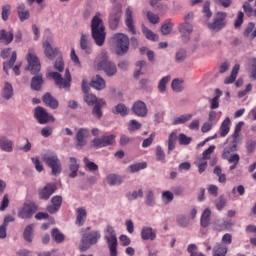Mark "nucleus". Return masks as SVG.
<instances>
[{
  "mask_svg": "<svg viewBox=\"0 0 256 256\" xmlns=\"http://www.w3.org/2000/svg\"><path fill=\"white\" fill-rule=\"evenodd\" d=\"M106 181L108 185H121L123 183V179L121 176H118L117 174H110L106 177Z\"/></svg>",
  "mask_w": 256,
  "mask_h": 256,
  "instance_id": "obj_40",
  "label": "nucleus"
},
{
  "mask_svg": "<svg viewBox=\"0 0 256 256\" xmlns=\"http://www.w3.org/2000/svg\"><path fill=\"white\" fill-rule=\"evenodd\" d=\"M26 61L28 62L27 69L32 75H37V73L41 71V62L39 61L37 54H35L34 48H29Z\"/></svg>",
  "mask_w": 256,
  "mask_h": 256,
  "instance_id": "obj_7",
  "label": "nucleus"
},
{
  "mask_svg": "<svg viewBox=\"0 0 256 256\" xmlns=\"http://www.w3.org/2000/svg\"><path fill=\"white\" fill-rule=\"evenodd\" d=\"M2 20L9 21V15H11V5L7 4L2 6Z\"/></svg>",
  "mask_w": 256,
  "mask_h": 256,
  "instance_id": "obj_54",
  "label": "nucleus"
},
{
  "mask_svg": "<svg viewBox=\"0 0 256 256\" xmlns=\"http://www.w3.org/2000/svg\"><path fill=\"white\" fill-rule=\"evenodd\" d=\"M141 128V123H139L137 120H131L128 125V129L130 131H139Z\"/></svg>",
  "mask_w": 256,
  "mask_h": 256,
  "instance_id": "obj_63",
  "label": "nucleus"
},
{
  "mask_svg": "<svg viewBox=\"0 0 256 256\" xmlns=\"http://www.w3.org/2000/svg\"><path fill=\"white\" fill-rule=\"evenodd\" d=\"M211 223V210L209 208L205 209L200 218L201 227H207Z\"/></svg>",
  "mask_w": 256,
  "mask_h": 256,
  "instance_id": "obj_38",
  "label": "nucleus"
},
{
  "mask_svg": "<svg viewBox=\"0 0 256 256\" xmlns=\"http://www.w3.org/2000/svg\"><path fill=\"white\" fill-rule=\"evenodd\" d=\"M130 173H138L143 169H147V162H140L129 166Z\"/></svg>",
  "mask_w": 256,
  "mask_h": 256,
  "instance_id": "obj_46",
  "label": "nucleus"
},
{
  "mask_svg": "<svg viewBox=\"0 0 256 256\" xmlns=\"http://www.w3.org/2000/svg\"><path fill=\"white\" fill-rule=\"evenodd\" d=\"M225 19H227V13L217 12L214 21L208 23V29H210V31H221V29L225 28V25H227Z\"/></svg>",
  "mask_w": 256,
  "mask_h": 256,
  "instance_id": "obj_10",
  "label": "nucleus"
},
{
  "mask_svg": "<svg viewBox=\"0 0 256 256\" xmlns=\"http://www.w3.org/2000/svg\"><path fill=\"white\" fill-rule=\"evenodd\" d=\"M198 247L195 244H190L187 247V251L190 254V256H205L203 252H197Z\"/></svg>",
  "mask_w": 256,
  "mask_h": 256,
  "instance_id": "obj_53",
  "label": "nucleus"
},
{
  "mask_svg": "<svg viewBox=\"0 0 256 256\" xmlns=\"http://www.w3.org/2000/svg\"><path fill=\"white\" fill-rule=\"evenodd\" d=\"M105 105H107L105 100L103 99L98 100L94 108L92 109V115H94V117H96L97 119H101V117H103V110L101 109H103Z\"/></svg>",
  "mask_w": 256,
  "mask_h": 256,
  "instance_id": "obj_25",
  "label": "nucleus"
},
{
  "mask_svg": "<svg viewBox=\"0 0 256 256\" xmlns=\"http://www.w3.org/2000/svg\"><path fill=\"white\" fill-rule=\"evenodd\" d=\"M43 83V74H38L34 76L31 80V89H33V91H41Z\"/></svg>",
  "mask_w": 256,
  "mask_h": 256,
  "instance_id": "obj_29",
  "label": "nucleus"
},
{
  "mask_svg": "<svg viewBox=\"0 0 256 256\" xmlns=\"http://www.w3.org/2000/svg\"><path fill=\"white\" fill-rule=\"evenodd\" d=\"M51 203H52L51 205L47 206L46 211H48V213L53 215L57 213L59 209H61V205H63V197L56 195L52 197Z\"/></svg>",
  "mask_w": 256,
  "mask_h": 256,
  "instance_id": "obj_19",
  "label": "nucleus"
},
{
  "mask_svg": "<svg viewBox=\"0 0 256 256\" xmlns=\"http://www.w3.org/2000/svg\"><path fill=\"white\" fill-rule=\"evenodd\" d=\"M80 48L87 55H91L93 53V49L91 48V42H89V35L82 34L80 38Z\"/></svg>",
  "mask_w": 256,
  "mask_h": 256,
  "instance_id": "obj_22",
  "label": "nucleus"
},
{
  "mask_svg": "<svg viewBox=\"0 0 256 256\" xmlns=\"http://www.w3.org/2000/svg\"><path fill=\"white\" fill-rule=\"evenodd\" d=\"M237 140H233L229 147L224 148L222 153V159H228V157L231 155V153H235L237 151Z\"/></svg>",
  "mask_w": 256,
  "mask_h": 256,
  "instance_id": "obj_35",
  "label": "nucleus"
},
{
  "mask_svg": "<svg viewBox=\"0 0 256 256\" xmlns=\"http://www.w3.org/2000/svg\"><path fill=\"white\" fill-rule=\"evenodd\" d=\"M85 137H89V129L80 128L76 134V149H81V147H85L87 145V140Z\"/></svg>",
  "mask_w": 256,
  "mask_h": 256,
  "instance_id": "obj_20",
  "label": "nucleus"
},
{
  "mask_svg": "<svg viewBox=\"0 0 256 256\" xmlns=\"http://www.w3.org/2000/svg\"><path fill=\"white\" fill-rule=\"evenodd\" d=\"M191 119H193L192 114L181 115L174 119L173 125H183V123H187V121H191Z\"/></svg>",
  "mask_w": 256,
  "mask_h": 256,
  "instance_id": "obj_42",
  "label": "nucleus"
},
{
  "mask_svg": "<svg viewBox=\"0 0 256 256\" xmlns=\"http://www.w3.org/2000/svg\"><path fill=\"white\" fill-rule=\"evenodd\" d=\"M147 19L150 23H152V25H157V23H159V15L151 12V11H148L147 14Z\"/></svg>",
  "mask_w": 256,
  "mask_h": 256,
  "instance_id": "obj_58",
  "label": "nucleus"
},
{
  "mask_svg": "<svg viewBox=\"0 0 256 256\" xmlns=\"http://www.w3.org/2000/svg\"><path fill=\"white\" fill-rule=\"evenodd\" d=\"M80 235H82L79 245L80 253H85V251L91 249L92 245H97L99 243V240L101 239V232L99 230L91 231V227L82 228L80 230Z\"/></svg>",
  "mask_w": 256,
  "mask_h": 256,
  "instance_id": "obj_1",
  "label": "nucleus"
},
{
  "mask_svg": "<svg viewBox=\"0 0 256 256\" xmlns=\"http://www.w3.org/2000/svg\"><path fill=\"white\" fill-rule=\"evenodd\" d=\"M243 9L244 13H246L248 17H256V9L253 10V7H251V4H249L248 2H245L243 4Z\"/></svg>",
  "mask_w": 256,
  "mask_h": 256,
  "instance_id": "obj_52",
  "label": "nucleus"
},
{
  "mask_svg": "<svg viewBox=\"0 0 256 256\" xmlns=\"http://www.w3.org/2000/svg\"><path fill=\"white\" fill-rule=\"evenodd\" d=\"M138 197H143V189L135 190L131 194L128 195V199L130 201H135Z\"/></svg>",
  "mask_w": 256,
  "mask_h": 256,
  "instance_id": "obj_64",
  "label": "nucleus"
},
{
  "mask_svg": "<svg viewBox=\"0 0 256 256\" xmlns=\"http://www.w3.org/2000/svg\"><path fill=\"white\" fill-rule=\"evenodd\" d=\"M10 55V60L8 62H4L3 64V69L7 75L9 74V69H11V67H13L15 65V62L17 61V52H12L11 48L4 49L1 52L2 59H7Z\"/></svg>",
  "mask_w": 256,
  "mask_h": 256,
  "instance_id": "obj_11",
  "label": "nucleus"
},
{
  "mask_svg": "<svg viewBox=\"0 0 256 256\" xmlns=\"http://www.w3.org/2000/svg\"><path fill=\"white\" fill-rule=\"evenodd\" d=\"M13 39H15L13 29L0 30V43H2V45H11V43H13Z\"/></svg>",
  "mask_w": 256,
  "mask_h": 256,
  "instance_id": "obj_21",
  "label": "nucleus"
},
{
  "mask_svg": "<svg viewBox=\"0 0 256 256\" xmlns=\"http://www.w3.org/2000/svg\"><path fill=\"white\" fill-rule=\"evenodd\" d=\"M115 135L102 136L101 138H95L92 140V147L95 149H101L103 147H109L115 143Z\"/></svg>",
  "mask_w": 256,
  "mask_h": 256,
  "instance_id": "obj_12",
  "label": "nucleus"
},
{
  "mask_svg": "<svg viewBox=\"0 0 256 256\" xmlns=\"http://www.w3.org/2000/svg\"><path fill=\"white\" fill-rule=\"evenodd\" d=\"M176 223L180 227H189V219L185 217V215H180L176 218Z\"/></svg>",
  "mask_w": 256,
  "mask_h": 256,
  "instance_id": "obj_59",
  "label": "nucleus"
},
{
  "mask_svg": "<svg viewBox=\"0 0 256 256\" xmlns=\"http://www.w3.org/2000/svg\"><path fill=\"white\" fill-rule=\"evenodd\" d=\"M141 238L144 241H155V239H157V233H155L151 227H143L141 231Z\"/></svg>",
  "mask_w": 256,
  "mask_h": 256,
  "instance_id": "obj_23",
  "label": "nucleus"
},
{
  "mask_svg": "<svg viewBox=\"0 0 256 256\" xmlns=\"http://www.w3.org/2000/svg\"><path fill=\"white\" fill-rule=\"evenodd\" d=\"M214 175H217L219 183H227V176L223 174L221 166H216L214 168Z\"/></svg>",
  "mask_w": 256,
  "mask_h": 256,
  "instance_id": "obj_47",
  "label": "nucleus"
},
{
  "mask_svg": "<svg viewBox=\"0 0 256 256\" xmlns=\"http://www.w3.org/2000/svg\"><path fill=\"white\" fill-rule=\"evenodd\" d=\"M91 31L92 39H94L95 44L98 47H103L105 45V39L107 33L105 32V26L103 25V20L99 16H94L91 21Z\"/></svg>",
  "mask_w": 256,
  "mask_h": 256,
  "instance_id": "obj_2",
  "label": "nucleus"
},
{
  "mask_svg": "<svg viewBox=\"0 0 256 256\" xmlns=\"http://www.w3.org/2000/svg\"><path fill=\"white\" fill-rule=\"evenodd\" d=\"M229 125H231V119L226 117L220 126V137H227L229 135V131L231 130Z\"/></svg>",
  "mask_w": 256,
  "mask_h": 256,
  "instance_id": "obj_36",
  "label": "nucleus"
},
{
  "mask_svg": "<svg viewBox=\"0 0 256 256\" xmlns=\"http://www.w3.org/2000/svg\"><path fill=\"white\" fill-rule=\"evenodd\" d=\"M42 161L52 169V175H54V177L61 174V160H59V156H57V154H45L42 157Z\"/></svg>",
  "mask_w": 256,
  "mask_h": 256,
  "instance_id": "obj_5",
  "label": "nucleus"
},
{
  "mask_svg": "<svg viewBox=\"0 0 256 256\" xmlns=\"http://www.w3.org/2000/svg\"><path fill=\"white\" fill-rule=\"evenodd\" d=\"M43 103L47 107H50V109H57V107H59V101H57V99H55V97H53L51 93H46L43 96Z\"/></svg>",
  "mask_w": 256,
  "mask_h": 256,
  "instance_id": "obj_26",
  "label": "nucleus"
},
{
  "mask_svg": "<svg viewBox=\"0 0 256 256\" xmlns=\"http://www.w3.org/2000/svg\"><path fill=\"white\" fill-rule=\"evenodd\" d=\"M69 170L71 171L69 177L71 179H75V177H77V172L79 171V164H77V158L70 157Z\"/></svg>",
  "mask_w": 256,
  "mask_h": 256,
  "instance_id": "obj_33",
  "label": "nucleus"
},
{
  "mask_svg": "<svg viewBox=\"0 0 256 256\" xmlns=\"http://www.w3.org/2000/svg\"><path fill=\"white\" fill-rule=\"evenodd\" d=\"M142 33L148 39V41H159V36L147 28L145 25H142Z\"/></svg>",
  "mask_w": 256,
  "mask_h": 256,
  "instance_id": "obj_39",
  "label": "nucleus"
},
{
  "mask_svg": "<svg viewBox=\"0 0 256 256\" xmlns=\"http://www.w3.org/2000/svg\"><path fill=\"white\" fill-rule=\"evenodd\" d=\"M23 141L25 143L24 146H17L18 151H24V153H29L31 150V142H29L28 138H23Z\"/></svg>",
  "mask_w": 256,
  "mask_h": 256,
  "instance_id": "obj_62",
  "label": "nucleus"
},
{
  "mask_svg": "<svg viewBox=\"0 0 256 256\" xmlns=\"http://www.w3.org/2000/svg\"><path fill=\"white\" fill-rule=\"evenodd\" d=\"M239 69H241L239 64H236L233 67L231 75L226 77L224 80L225 85H231V83H235V79H237V75L239 74Z\"/></svg>",
  "mask_w": 256,
  "mask_h": 256,
  "instance_id": "obj_32",
  "label": "nucleus"
},
{
  "mask_svg": "<svg viewBox=\"0 0 256 256\" xmlns=\"http://www.w3.org/2000/svg\"><path fill=\"white\" fill-rule=\"evenodd\" d=\"M33 224H30L28 226H26L24 233H23V237L25 239V241H27L28 243H31L33 241Z\"/></svg>",
  "mask_w": 256,
  "mask_h": 256,
  "instance_id": "obj_44",
  "label": "nucleus"
},
{
  "mask_svg": "<svg viewBox=\"0 0 256 256\" xmlns=\"http://www.w3.org/2000/svg\"><path fill=\"white\" fill-rule=\"evenodd\" d=\"M165 152L163 151V148L161 146L156 147V160L161 161L162 163H165Z\"/></svg>",
  "mask_w": 256,
  "mask_h": 256,
  "instance_id": "obj_60",
  "label": "nucleus"
},
{
  "mask_svg": "<svg viewBox=\"0 0 256 256\" xmlns=\"http://www.w3.org/2000/svg\"><path fill=\"white\" fill-rule=\"evenodd\" d=\"M132 111L136 117H145L147 113H149L147 104L141 100H138L133 104Z\"/></svg>",
  "mask_w": 256,
  "mask_h": 256,
  "instance_id": "obj_18",
  "label": "nucleus"
},
{
  "mask_svg": "<svg viewBox=\"0 0 256 256\" xmlns=\"http://www.w3.org/2000/svg\"><path fill=\"white\" fill-rule=\"evenodd\" d=\"M171 31H173V23H171V20H166L161 26V33L162 35H169Z\"/></svg>",
  "mask_w": 256,
  "mask_h": 256,
  "instance_id": "obj_48",
  "label": "nucleus"
},
{
  "mask_svg": "<svg viewBox=\"0 0 256 256\" xmlns=\"http://www.w3.org/2000/svg\"><path fill=\"white\" fill-rule=\"evenodd\" d=\"M179 145H189L193 139L187 135L181 133L178 136Z\"/></svg>",
  "mask_w": 256,
  "mask_h": 256,
  "instance_id": "obj_56",
  "label": "nucleus"
},
{
  "mask_svg": "<svg viewBox=\"0 0 256 256\" xmlns=\"http://www.w3.org/2000/svg\"><path fill=\"white\" fill-rule=\"evenodd\" d=\"M84 101L87 105H96L99 100H97V96L87 93L84 97Z\"/></svg>",
  "mask_w": 256,
  "mask_h": 256,
  "instance_id": "obj_55",
  "label": "nucleus"
},
{
  "mask_svg": "<svg viewBox=\"0 0 256 256\" xmlns=\"http://www.w3.org/2000/svg\"><path fill=\"white\" fill-rule=\"evenodd\" d=\"M35 213H37V205L33 203H26L18 212V217L20 219H31Z\"/></svg>",
  "mask_w": 256,
  "mask_h": 256,
  "instance_id": "obj_14",
  "label": "nucleus"
},
{
  "mask_svg": "<svg viewBox=\"0 0 256 256\" xmlns=\"http://www.w3.org/2000/svg\"><path fill=\"white\" fill-rule=\"evenodd\" d=\"M119 21H121V7L116 6L109 16V25L112 31H115L119 27Z\"/></svg>",
  "mask_w": 256,
  "mask_h": 256,
  "instance_id": "obj_15",
  "label": "nucleus"
},
{
  "mask_svg": "<svg viewBox=\"0 0 256 256\" xmlns=\"http://www.w3.org/2000/svg\"><path fill=\"white\" fill-rule=\"evenodd\" d=\"M125 25L132 35H137V30H135V21L133 20V8H131V6L126 8Z\"/></svg>",
  "mask_w": 256,
  "mask_h": 256,
  "instance_id": "obj_16",
  "label": "nucleus"
},
{
  "mask_svg": "<svg viewBox=\"0 0 256 256\" xmlns=\"http://www.w3.org/2000/svg\"><path fill=\"white\" fill-rule=\"evenodd\" d=\"M112 113H114V115H121V117H127V115H129V108H127L125 104L120 103L115 106Z\"/></svg>",
  "mask_w": 256,
  "mask_h": 256,
  "instance_id": "obj_34",
  "label": "nucleus"
},
{
  "mask_svg": "<svg viewBox=\"0 0 256 256\" xmlns=\"http://www.w3.org/2000/svg\"><path fill=\"white\" fill-rule=\"evenodd\" d=\"M96 68L98 71H104L108 77H113L117 73V66L109 60V56L105 51L96 59Z\"/></svg>",
  "mask_w": 256,
  "mask_h": 256,
  "instance_id": "obj_3",
  "label": "nucleus"
},
{
  "mask_svg": "<svg viewBox=\"0 0 256 256\" xmlns=\"http://www.w3.org/2000/svg\"><path fill=\"white\" fill-rule=\"evenodd\" d=\"M47 77L53 79L59 89H71V72H69V69L65 70V79L59 72H49Z\"/></svg>",
  "mask_w": 256,
  "mask_h": 256,
  "instance_id": "obj_4",
  "label": "nucleus"
},
{
  "mask_svg": "<svg viewBox=\"0 0 256 256\" xmlns=\"http://www.w3.org/2000/svg\"><path fill=\"white\" fill-rule=\"evenodd\" d=\"M170 81L171 76L163 77L158 84V91H160V93H165V91H167V83H169Z\"/></svg>",
  "mask_w": 256,
  "mask_h": 256,
  "instance_id": "obj_45",
  "label": "nucleus"
},
{
  "mask_svg": "<svg viewBox=\"0 0 256 256\" xmlns=\"http://www.w3.org/2000/svg\"><path fill=\"white\" fill-rule=\"evenodd\" d=\"M34 117L37 119L38 123L40 125H45L49 123L50 121L52 123H55V117L53 115L49 114L45 108L41 106H37L34 110Z\"/></svg>",
  "mask_w": 256,
  "mask_h": 256,
  "instance_id": "obj_9",
  "label": "nucleus"
},
{
  "mask_svg": "<svg viewBox=\"0 0 256 256\" xmlns=\"http://www.w3.org/2000/svg\"><path fill=\"white\" fill-rule=\"evenodd\" d=\"M83 161L87 169H89L90 171H99V166L94 162L89 161V158L85 157Z\"/></svg>",
  "mask_w": 256,
  "mask_h": 256,
  "instance_id": "obj_57",
  "label": "nucleus"
},
{
  "mask_svg": "<svg viewBox=\"0 0 256 256\" xmlns=\"http://www.w3.org/2000/svg\"><path fill=\"white\" fill-rule=\"evenodd\" d=\"M17 13H18V17L21 22L27 21V19H29V17H31L29 10H25V4H23V3L17 7Z\"/></svg>",
  "mask_w": 256,
  "mask_h": 256,
  "instance_id": "obj_37",
  "label": "nucleus"
},
{
  "mask_svg": "<svg viewBox=\"0 0 256 256\" xmlns=\"http://www.w3.org/2000/svg\"><path fill=\"white\" fill-rule=\"evenodd\" d=\"M0 149L5 151V153L13 152V141H11L6 136H0Z\"/></svg>",
  "mask_w": 256,
  "mask_h": 256,
  "instance_id": "obj_24",
  "label": "nucleus"
},
{
  "mask_svg": "<svg viewBox=\"0 0 256 256\" xmlns=\"http://www.w3.org/2000/svg\"><path fill=\"white\" fill-rule=\"evenodd\" d=\"M227 255V246L223 244L216 245V251L214 252L213 256H226Z\"/></svg>",
  "mask_w": 256,
  "mask_h": 256,
  "instance_id": "obj_51",
  "label": "nucleus"
},
{
  "mask_svg": "<svg viewBox=\"0 0 256 256\" xmlns=\"http://www.w3.org/2000/svg\"><path fill=\"white\" fill-rule=\"evenodd\" d=\"M85 219H87V210L85 208H78L76 210V225L83 227L85 225Z\"/></svg>",
  "mask_w": 256,
  "mask_h": 256,
  "instance_id": "obj_27",
  "label": "nucleus"
},
{
  "mask_svg": "<svg viewBox=\"0 0 256 256\" xmlns=\"http://www.w3.org/2000/svg\"><path fill=\"white\" fill-rule=\"evenodd\" d=\"M13 95H14L13 85H11V83L9 82H5L2 90L3 99H5L6 101H9V99L13 98Z\"/></svg>",
  "mask_w": 256,
  "mask_h": 256,
  "instance_id": "obj_30",
  "label": "nucleus"
},
{
  "mask_svg": "<svg viewBox=\"0 0 256 256\" xmlns=\"http://www.w3.org/2000/svg\"><path fill=\"white\" fill-rule=\"evenodd\" d=\"M227 205V199L225 196H219L217 200H215V206L218 211H222Z\"/></svg>",
  "mask_w": 256,
  "mask_h": 256,
  "instance_id": "obj_49",
  "label": "nucleus"
},
{
  "mask_svg": "<svg viewBox=\"0 0 256 256\" xmlns=\"http://www.w3.org/2000/svg\"><path fill=\"white\" fill-rule=\"evenodd\" d=\"M91 87L97 89V91L105 89V79L99 75H96V77L91 81Z\"/></svg>",
  "mask_w": 256,
  "mask_h": 256,
  "instance_id": "obj_31",
  "label": "nucleus"
},
{
  "mask_svg": "<svg viewBox=\"0 0 256 256\" xmlns=\"http://www.w3.org/2000/svg\"><path fill=\"white\" fill-rule=\"evenodd\" d=\"M145 204L148 207H155V193L153 192V190L146 191Z\"/></svg>",
  "mask_w": 256,
  "mask_h": 256,
  "instance_id": "obj_41",
  "label": "nucleus"
},
{
  "mask_svg": "<svg viewBox=\"0 0 256 256\" xmlns=\"http://www.w3.org/2000/svg\"><path fill=\"white\" fill-rule=\"evenodd\" d=\"M106 239L110 251V256H117V234H115V229L112 226H107Z\"/></svg>",
  "mask_w": 256,
  "mask_h": 256,
  "instance_id": "obj_8",
  "label": "nucleus"
},
{
  "mask_svg": "<svg viewBox=\"0 0 256 256\" xmlns=\"http://www.w3.org/2000/svg\"><path fill=\"white\" fill-rule=\"evenodd\" d=\"M116 44L117 55H125L129 51V37L123 33H116L112 37Z\"/></svg>",
  "mask_w": 256,
  "mask_h": 256,
  "instance_id": "obj_6",
  "label": "nucleus"
},
{
  "mask_svg": "<svg viewBox=\"0 0 256 256\" xmlns=\"http://www.w3.org/2000/svg\"><path fill=\"white\" fill-rule=\"evenodd\" d=\"M52 239H54L56 243H63L65 241V235H63L59 229L54 228L52 230Z\"/></svg>",
  "mask_w": 256,
  "mask_h": 256,
  "instance_id": "obj_43",
  "label": "nucleus"
},
{
  "mask_svg": "<svg viewBox=\"0 0 256 256\" xmlns=\"http://www.w3.org/2000/svg\"><path fill=\"white\" fill-rule=\"evenodd\" d=\"M178 31L181 33L182 41L187 43L193 33V25L191 23L184 22L178 26Z\"/></svg>",
  "mask_w": 256,
  "mask_h": 256,
  "instance_id": "obj_17",
  "label": "nucleus"
},
{
  "mask_svg": "<svg viewBox=\"0 0 256 256\" xmlns=\"http://www.w3.org/2000/svg\"><path fill=\"white\" fill-rule=\"evenodd\" d=\"M57 191V184L48 183L43 188L38 189L39 199L43 201H49L51 195Z\"/></svg>",
  "mask_w": 256,
  "mask_h": 256,
  "instance_id": "obj_13",
  "label": "nucleus"
},
{
  "mask_svg": "<svg viewBox=\"0 0 256 256\" xmlns=\"http://www.w3.org/2000/svg\"><path fill=\"white\" fill-rule=\"evenodd\" d=\"M43 48H44V53L48 59H55L58 52L57 48L53 49L49 41H45L43 43Z\"/></svg>",
  "mask_w": 256,
  "mask_h": 256,
  "instance_id": "obj_28",
  "label": "nucleus"
},
{
  "mask_svg": "<svg viewBox=\"0 0 256 256\" xmlns=\"http://www.w3.org/2000/svg\"><path fill=\"white\" fill-rule=\"evenodd\" d=\"M202 13L207 17V19H211L213 17V12H211V2L206 1L203 5Z\"/></svg>",
  "mask_w": 256,
  "mask_h": 256,
  "instance_id": "obj_50",
  "label": "nucleus"
},
{
  "mask_svg": "<svg viewBox=\"0 0 256 256\" xmlns=\"http://www.w3.org/2000/svg\"><path fill=\"white\" fill-rule=\"evenodd\" d=\"M171 87L176 93H181V91H183V85L181 84V81H179V79H174L172 81Z\"/></svg>",
  "mask_w": 256,
  "mask_h": 256,
  "instance_id": "obj_61",
  "label": "nucleus"
}]
</instances>
